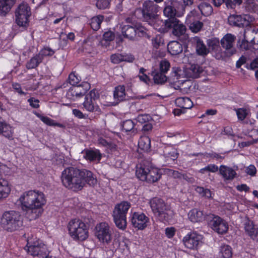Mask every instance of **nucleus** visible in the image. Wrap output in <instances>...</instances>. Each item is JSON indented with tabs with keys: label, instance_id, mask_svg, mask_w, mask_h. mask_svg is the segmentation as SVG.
Here are the masks:
<instances>
[{
	"label": "nucleus",
	"instance_id": "nucleus-64",
	"mask_svg": "<svg viewBox=\"0 0 258 258\" xmlns=\"http://www.w3.org/2000/svg\"><path fill=\"white\" fill-rule=\"evenodd\" d=\"M184 180L187 181L188 182L193 183L195 181V179L188 174L183 173L181 181H183Z\"/></svg>",
	"mask_w": 258,
	"mask_h": 258
},
{
	"label": "nucleus",
	"instance_id": "nucleus-12",
	"mask_svg": "<svg viewBox=\"0 0 258 258\" xmlns=\"http://www.w3.org/2000/svg\"><path fill=\"white\" fill-rule=\"evenodd\" d=\"M150 204L153 212L159 217H161L163 215L165 217V215L170 210V206L159 198H153L150 201Z\"/></svg>",
	"mask_w": 258,
	"mask_h": 258
},
{
	"label": "nucleus",
	"instance_id": "nucleus-19",
	"mask_svg": "<svg viewBox=\"0 0 258 258\" xmlns=\"http://www.w3.org/2000/svg\"><path fill=\"white\" fill-rule=\"evenodd\" d=\"M201 239V235L193 232L186 235L183 239V242L187 248L194 249L199 245Z\"/></svg>",
	"mask_w": 258,
	"mask_h": 258
},
{
	"label": "nucleus",
	"instance_id": "nucleus-15",
	"mask_svg": "<svg viewBox=\"0 0 258 258\" xmlns=\"http://www.w3.org/2000/svg\"><path fill=\"white\" fill-rule=\"evenodd\" d=\"M131 221L133 227L143 230L147 226L149 219L144 213L135 212L132 214Z\"/></svg>",
	"mask_w": 258,
	"mask_h": 258
},
{
	"label": "nucleus",
	"instance_id": "nucleus-6",
	"mask_svg": "<svg viewBox=\"0 0 258 258\" xmlns=\"http://www.w3.org/2000/svg\"><path fill=\"white\" fill-rule=\"evenodd\" d=\"M131 207L130 203L123 201L115 205L113 211L112 216L115 225L120 229L126 228V214Z\"/></svg>",
	"mask_w": 258,
	"mask_h": 258
},
{
	"label": "nucleus",
	"instance_id": "nucleus-25",
	"mask_svg": "<svg viewBox=\"0 0 258 258\" xmlns=\"http://www.w3.org/2000/svg\"><path fill=\"white\" fill-rule=\"evenodd\" d=\"M244 229L246 233L253 240H256L258 236V228L253 222L247 219L244 222Z\"/></svg>",
	"mask_w": 258,
	"mask_h": 258
},
{
	"label": "nucleus",
	"instance_id": "nucleus-60",
	"mask_svg": "<svg viewBox=\"0 0 258 258\" xmlns=\"http://www.w3.org/2000/svg\"><path fill=\"white\" fill-rule=\"evenodd\" d=\"M40 119L42 121H43L44 123L46 124L49 125V126H52L53 123V120L50 118L48 117L47 116H44L42 115H40L39 116Z\"/></svg>",
	"mask_w": 258,
	"mask_h": 258
},
{
	"label": "nucleus",
	"instance_id": "nucleus-43",
	"mask_svg": "<svg viewBox=\"0 0 258 258\" xmlns=\"http://www.w3.org/2000/svg\"><path fill=\"white\" fill-rule=\"evenodd\" d=\"M198 7L202 15L203 16H208L211 15L213 13V8L212 6L208 3H201Z\"/></svg>",
	"mask_w": 258,
	"mask_h": 258
},
{
	"label": "nucleus",
	"instance_id": "nucleus-55",
	"mask_svg": "<svg viewBox=\"0 0 258 258\" xmlns=\"http://www.w3.org/2000/svg\"><path fill=\"white\" fill-rule=\"evenodd\" d=\"M99 97V94L96 90L93 89L91 90L85 96L87 99H90L94 101H96Z\"/></svg>",
	"mask_w": 258,
	"mask_h": 258
},
{
	"label": "nucleus",
	"instance_id": "nucleus-44",
	"mask_svg": "<svg viewBox=\"0 0 258 258\" xmlns=\"http://www.w3.org/2000/svg\"><path fill=\"white\" fill-rule=\"evenodd\" d=\"M104 18V16L101 15H99L92 18L90 24L92 29L95 31L98 30L100 28L101 24L103 22Z\"/></svg>",
	"mask_w": 258,
	"mask_h": 258
},
{
	"label": "nucleus",
	"instance_id": "nucleus-50",
	"mask_svg": "<svg viewBox=\"0 0 258 258\" xmlns=\"http://www.w3.org/2000/svg\"><path fill=\"white\" fill-rule=\"evenodd\" d=\"M219 170L218 167L215 164H209L205 167L199 170V172L202 174H205L207 172H210L215 173L218 171Z\"/></svg>",
	"mask_w": 258,
	"mask_h": 258
},
{
	"label": "nucleus",
	"instance_id": "nucleus-5",
	"mask_svg": "<svg viewBox=\"0 0 258 258\" xmlns=\"http://www.w3.org/2000/svg\"><path fill=\"white\" fill-rule=\"evenodd\" d=\"M69 233L74 240L84 241L89 236L88 227L79 219L72 220L68 224Z\"/></svg>",
	"mask_w": 258,
	"mask_h": 258
},
{
	"label": "nucleus",
	"instance_id": "nucleus-2",
	"mask_svg": "<svg viewBox=\"0 0 258 258\" xmlns=\"http://www.w3.org/2000/svg\"><path fill=\"white\" fill-rule=\"evenodd\" d=\"M19 200L25 216L30 221L35 220L41 215L43 207L46 203L44 194L38 190H30L24 192Z\"/></svg>",
	"mask_w": 258,
	"mask_h": 258
},
{
	"label": "nucleus",
	"instance_id": "nucleus-37",
	"mask_svg": "<svg viewBox=\"0 0 258 258\" xmlns=\"http://www.w3.org/2000/svg\"><path fill=\"white\" fill-rule=\"evenodd\" d=\"M244 38L246 41H249L251 44L258 45V29H250L245 31Z\"/></svg>",
	"mask_w": 258,
	"mask_h": 258
},
{
	"label": "nucleus",
	"instance_id": "nucleus-11",
	"mask_svg": "<svg viewBox=\"0 0 258 258\" xmlns=\"http://www.w3.org/2000/svg\"><path fill=\"white\" fill-rule=\"evenodd\" d=\"M95 236L102 242L108 243L111 240L112 230L106 222H101L95 227Z\"/></svg>",
	"mask_w": 258,
	"mask_h": 258
},
{
	"label": "nucleus",
	"instance_id": "nucleus-9",
	"mask_svg": "<svg viewBox=\"0 0 258 258\" xmlns=\"http://www.w3.org/2000/svg\"><path fill=\"white\" fill-rule=\"evenodd\" d=\"M31 15V9L28 5L21 4L15 11L16 23L20 27L27 28L29 25L28 18Z\"/></svg>",
	"mask_w": 258,
	"mask_h": 258
},
{
	"label": "nucleus",
	"instance_id": "nucleus-1",
	"mask_svg": "<svg viewBox=\"0 0 258 258\" xmlns=\"http://www.w3.org/2000/svg\"><path fill=\"white\" fill-rule=\"evenodd\" d=\"M61 179L66 188L74 191L81 190L86 183L93 187L97 183V178L91 171L74 167L64 169L61 173Z\"/></svg>",
	"mask_w": 258,
	"mask_h": 258
},
{
	"label": "nucleus",
	"instance_id": "nucleus-4",
	"mask_svg": "<svg viewBox=\"0 0 258 258\" xmlns=\"http://www.w3.org/2000/svg\"><path fill=\"white\" fill-rule=\"evenodd\" d=\"M23 236L27 240V243L25 249L30 255L37 256L42 258H51L49 255V251L46 246L39 239L34 240L33 237H29L28 235L25 233Z\"/></svg>",
	"mask_w": 258,
	"mask_h": 258
},
{
	"label": "nucleus",
	"instance_id": "nucleus-49",
	"mask_svg": "<svg viewBox=\"0 0 258 258\" xmlns=\"http://www.w3.org/2000/svg\"><path fill=\"white\" fill-rule=\"evenodd\" d=\"M55 53V51L49 47H44L38 53L43 60L45 56H52Z\"/></svg>",
	"mask_w": 258,
	"mask_h": 258
},
{
	"label": "nucleus",
	"instance_id": "nucleus-24",
	"mask_svg": "<svg viewBox=\"0 0 258 258\" xmlns=\"http://www.w3.org/2000/svg\"><path fill=\"white\" fill-rule=\"evenodd\" d=\"M192 43L196 45L197 53L202 56L207 55L209 52V49L207 47L203 41L198 37H195L191 40Z\"/></svg>",
	"mask_w": 258,
	"mask_h": 258
},
{
	"label": "nucleus",
	"instance_id": "nucleus-36",
	"mask_svg": "<svg viewBox=\"0 0 258 258\" xmlns=\"http://www.w3.org/2000/svg\"><path fill=\"white\" fill-rule=\"evenodd\" d=\"M16 2V0H0V15L6 16Z\"/></svg>",
	"mask_w": 258,
	"mask_h": 258
},
{
	"label": "nucleus",
	"instance_id": "nucleus-27",
	"mask_svg": "<svg viewBox=\"0 0 258 258\" xmlns=\"http://www.w3.org/2000/svg\"><path fill=\"white\" fill-rule=\"evenodd\" d=\"M220 175L226 180H231L236 176L235 171L231 167L222 165L219 168Z\"/></svg>",
	"mask_w": 258,
	"mask_h": 258
},
{
	"label": "nucleus",
	"instance_id": "nucleus-38",
	"mask_svg": "<svg viewBox=\"0 0 258 258\" xmlns=\"http://www.w3.org/2000/svg\"><path fill=\"white\" fill-rule=\"evenodd\" d=\"M11 188L8 181L0 179V200L8 197Z\"/></svg>",
	"mask_w": 258,
	"mask_h": 258
},
{
	"label": "nucleus",
	"instance_id": "nucleus-22",
	"mask_svg": "<svg viewBox=\"0 0 258 258\" xmlns=\"http://www.w3.org/2000/svg\"><path fill=\"white\" fill-rule=\"evenodd\" d=\"M179 155L177 150L172 146H165L163 149L162 156L165 161L170 163L176 160Z\"/></svg>",
	"mask_w": 258,
	"mask_h": 258
},
{
	"label": "nucleus",
	"instance_id": "nucleus-46",
	"mask_svg": "<svg viewBox=\"0 0 258 258\" xmlns=\"http://www.w3.org/2000/svg\"><path fill=\"white\" fill-rule=\"evenodd\" d=\"M232 248L228 245H223L220 247L219 258H231Z\"/></svg>",
	"mask_w": 258,
	"mask_h": 258
},
{
	"label": "nucleus",
	"instance_id": "nucleus-52",
	"mask_svg": "<svg viewBox=\"0 0 258 258\" xmlns=\"http://www.w3.org/2000/svg\"><path fill=\"white\" fill-rule=\"evenodd\" d=\"M68 79L70 84L73 86H76L81 81L80 77L73 72L69 75Z\"/></svg>",
	"mask_w": 258,
	"mask_h": 258
},
{
	"label": "nucleus",
	"instance_id": "nucleus-53",
	"mask_svg": "<svg viewBox=\"0 0 258 258\" xmlns=\"http://www.w3.org/2000/svg\"><path fill=\"white\" fill-rule=\"evenodd\" d=\"M152 118L151 116L146 114H140L136 118L137 121L144 124L148 123V122Z\"/></svg>",
	"mask_w": 258,
	"mask_h": 258
},
{
	"label": "nucleus",
	"instance_id": "nucleus-62",
	"mask_svg": "<svg viewBox=\"0 0 258 258\" xmlns=\"http://www.w3.org/2000/svg\"><path fill=\"white\" fill-rule=\"evenodd\" d=\"M246 172L248 174L251 176H254L256 174V169L254 165H250L246 168Z\"/></svg>",
	"mask_w": 258,
	"mask_h": 258
},
{
	"label": "nucleus",
	"instance_id": "nucleus-17",
	"mask_svg": "<svg viewBox=\"0 0 258 258\" xmlns=\"http://www.w3.org/2000/svg\"><path fill=\"white\" fill-rule=\"evenodd\" d=\"M198 15L197 11L194 10L191 11L188 14L186 22L189 24V29L194 33L199 32L203 27V22L196 20V16Z\"/></svg>",
	"mask_w": 258,
	"mask_h": 258
},
{
	"label": "nucleus",
	"instance_id": "nucleus-59",
	"mask_svg": "<svg viewBox=\"0 0 258 258\" xmlns=\"http://www.w3.org/2000/svg\"><path fill=\"white\" fill-rule=\"evenodd\" d=\"M236 114L238 118L241 120H244L247 115L246 110L242 108L238 109L236 111Z\"/></svg>",
	"mask_w": 258,
	"mask_h": 258
},
{
	"label": "nucleus",
	"instance_id": "nucleus-31",
	"mask_svg": "<svg viewBox=\"0 0 258 258\" xmlns=\"http://www.w3.org/2000/svg\"><path fill=\"white\" fill-rule=\"evenodd\" d=\"M169 53L172 55H177L183 51L182 45L177 41H170L167 45Z\"/></svg>",
	"mask_w": 258,
	"mask_h": 258
},
{
	"label": "nucleus",
	"instance_id": "nucleus-41",
	"mask_svg": "<svg viewBox=\"0 0 258 258\" xmlns=\"http://www.w3.org/2000/svg\"><path fill=\"white\" fill-rule=\"evenodd\" d=\"M138 146L141 150L144 152H149L151 148V140L149 137L142 136L139 139Z\"/></svg>",
	"mask_w": 258,
	"mask_h": 258
},
{
	"label": "nucleus",
	"instance_id": "nucleus-29",
	"mask_svg": "<svg viewBox=\"0 0 258 258\" xmlns=\"http://www.w3.org/2000/svg\"><path fill=\"white\" fill-rule=\"evenodd\" d=\"M125 90L124 86L119 85L116 87L113 91V98L115 100L114 105L125 99Z\"/></svg>",
	"mask_w": 258,
	"mask_h": 258
},
{
	"label": "nucleus",
	"instance_id": "nucleus-28",
	"mask_svg": "<svg viewBox=\"0 0 258 258\" xmlns=\"http://www.w3.org/2000/svg\"><path fill=\"white\" fill-rule=\"evenodd\" d=\"M207 215H205L203 212L195 208L191 210L188 213V217L190 221L194 223L200 222L205 219H206Z\"/></svg>",
	"mask_w": 258,
	"mask_h": 258
},
{
	"label": "nucleus",
	"instance_id": "nucleus-33",
	"mask_svg": "<svg viewBox=\"0 0 258 258\" xmlns=\"http://www.w3.org/2000/svg\"><path fill=\"white\" fill-rule=\"evenodd\" d=\"M150 171L148 172L147 179L145 181L149 183H153L158 181L161 178V174L158 169L152 167V165L150 168Z\"/></svg>",
	"mask_w": 258,
	"mask_h": 258
},
{
	"label": "nucleus",
	"instance_id": "nucleus-39",
	"mask_svg": "<svg viewBox=\"0 0 258 258\" xmlns=\"http://www.w3.org/2000/svg\"><path fill=\"white\" fill-rule=\"evenodd\" d=\"M171 78L172 81L174 83L181 82V83L182 84L185 81V80H181L182 78H185L184 71L179 68H172Z\"/></svg>",
	"mask_w": 258,
	"mask_h": 258
},
{
	"label": "nucleus",
	"instance_id": "nucleus-18",
	"mask_svg": "<svg viewBox=\"0 0 258 258\" xmlns=\"http://www.w3.org/2000/svg\"><path fill=\"white\" fill-rule=\"evenodd\" d=\"M151 164L147 161H143L139 165L137 166L136 175L140 180L145 181L147 179L148 172Z\"/></svg>",
	"mask_w": 258,
	"mask_h": 258
},
{
	"label": "nucleus",
	"instance_id": "nucleus-32",
	"mask_svg": "<svg viewBox=\"0 0 258 258\" xmlns=\"http://www.w3.org/2000/svg\"><path fill=\"white\" fill-rule=\"evenodd\" d=\"M110 59L112 63L117 64L121 61L132 62L135 60V57L132 55H122L116 53L110 56Z\"/></svg>",
	"mask_w": 258,
	"mask_h": 258
},
{
	"label": "nucleus",
	"instance_id": "nucleus-47",
	"mask_svg": "<svg viewBox=\"0 0 258 258\" xmlns=\"http://www.w3.org/2000/svg\"><path fill=\"white\" fill-rule=\"evenodd\" d=\"M135 122L131 119L124 121L121 124L122 130L125 132L130 131H132L133 133L136 132L137 130L135 128Z\"/></svg>",
	"mask_w": 258,
	"mask_h": 258
},
{
	"label": "nucleus",
	"instance_id": "nucleus-10",
	"mask_svg": "<svg viewBox=\"0 0 258 258\" xmlns=\"http://www.w3.org/2000/svg\"><path fill=\"white\" fill-rule=\"evenodd\" d=\"M206 220L210 221L211 228L219 234H223L228 229L227 223L218 216L213 214L207 215Z\"/></svg>",
	"mask_w": 258,
	"mask_h": 258
},
{
	"label": "nucleus",
	"instance_id": "nucleus-54",
	"mask_svg": "<svg viewBox=\"0 0 258 258\" xmlns=\"http://www.w3.org/2000/svg\"><path fill=\"white\" fill-rule=\"evenodd\" d=\"M163 39L160 35H157L152 39V44L154 47L156 48H159L163 44Z\"/></svg>",
	"mask_w": 258,
	"mask_h": 258
},
{
	"label": "nucleus",
	"instance_id": "nucleus-58",
	"mask_svg": "<svg viewBox=\"0 0 258 258\" xmlns=\"http://www.w3.org/2000/svg\"><path fill=\"white\" fill-rule=\"evenodd\" d=\"M166 236L169 238H172L175 234V229L174 227H167L165 230Z\"/></svg>",
	"mask_w": 258,
	"mask_h": 258
},
{
	"label": "nucleus",
	"instance_id": "nucleus-8",
	"mask_svg": "<svg viewBox=\"0 0 258 258\" xmlns=\"http://www.w3.org/2000/svg\"><path fill=\"white\" fill-rule=\"evenodd\" d=\"M148 30L141 24L123 25L121 32L124 37L131 40H138L139 37H148Z\"/></svg>",
	"mask_w": 258,
	"mask_h": 258
},
{
	"label": "nucleus",
	"instance_id": "nucleus-14",
	"mask_svg": "<svg viewBox=\"0 0 258 258\" xmlns=\"http://www.w3.org/2000/svg\"><path fill=\"white\" fill-rule=\"evenodd\" d=\"M166 29H172L173 35L179 37L183 36L186 32V28L178 19H172L166 22L164 24Z\"/></svg>",
	"mask_w": 258,
	"mask_h": 258
},
{
	"label": "nucleus",
	"instance_id": "nucleus-48",
	"mask_svg": "<svg viewBox=\"0 0 258 258\" xmlns=\"http://www.w3.org/2000/svg\"><path fill=\"white\" fill-rule=\"evenodd\" d=\"M112 0H94L95 6L99 10L109 9Z\"/></svg>",
	"mask_w": 258,
	"mask_h": 258
},
{
	"label": "nucleus",
	"instance_id": "nucleus-42",
	"mask_svg": "<svg viewBox=\"0 0 258 258\" xmlns=\"http://www.w3.org/2000/svg\"><path fill=\"white\" fill-rule=\"evenodd\" d=\"M175 104L178 107L182 109H189L193 103L191 100L188 97H179L175 100Z\"/></svg>",
	"mask_w": 258,
	"mask_h": 258
},
{
	"label": "nucleus",
	"instance_id": "nucleus-34",
	"mask_svg": "<svg viewBox=\"0 0 258 258\" xmlns=\"http://www.w3.org/2000/svg\"><path fill=\"white\" fill-rule=\"evenodd\" d=\"M207 45L209 49H211L212 51L216 53V57L218 58L222 57V55L219 53L221 51V47L220 46V41L218 39L214 38L208 39L207 40Z\"/></svg>",
	"mask_w": 258,
	"mask_h": 258
},
{
	"label": "nucleus",
	"instance_id": "nucleus-35",
	"mask_svg": "<svg viewBox=\"0 0 258 258\" xmlns=\"http://www.w3.org/2000/svg\"><path fill=\"white\" fill-rule=\"evenodd\" d=\"M151 74L153 77L155 84L162 85L167 80V77L165 74L159 72L158 69L153 68Z\"/></svg>",
	"mask_w": 258,
	"mask_h": 258
},
{
	"label": "nucleus",
	"instance_id": "nucleus-30",
	"mask_svg": "<svg viewBox=\"0 0 258 258\" xmlns=\"http://www.w3.org/2000/svg\"><path fill=\"white\" fill-rule=\"evenodd\" d=\"M82 153L84 157L90 161H99L101 158V155L98 150H84Z\"/></svg>",
	"mask_w": 258,
	"mask_h": 258
},
{
	"label": "nucleus",
	"instance_id": "nucleus-21",
	"mask_svg": "<svg viewBox=\"0 0 258 258\" xmlns=\"http://www.w3.org/2000/svg\"><path fill=\"white\" fill-rule=\"evenodd\" d=\"M86 91L87 90L84 89L81 85L73 86L68 91L66 96L68 99L75 101L84 96Z\"/></svg>",
	"mask_w": 258,
	"mask_h": 258
},
{
	"label": "nucleus",
	"instance_id": "nucleus-63",
	"mask_svg": "<svg viewBox=\"0 0 258 258\" xmlns=\"http://www.w3.org/2000/svg\"><path fill=\"white\" fill-rule=\"evenodd\" d=\"M13 88L16 90L20 95H25L26 93L22 90L21 85L17 83L12 84Z\"/></svg>",
	"mask_w": 258,
	"mask_h": 258
},
{
	"label": "nucleus",
	"instance_id": "nucleus-57",
	"mask_svg": "<svg viewBox=\"0 0 258 258\" xmlns=\"http://www.w3.org/2000/svg\"><path fill=\"white\" fill-rule=\"evenodd\" d=\"M114 38L115 34L111 31L105 32L103 35V39L106 41H111Z\"/></svg>",
	"mask_w": 258,
	"mask_h": 258
},
{
	"label": "nucleus",
	"instance_id": "nucleus-3",
	"mask_svg": "<svg viewBox=\"0 0 258 258\" xmlns=\"http://www.w3.org/2000/svg\"><path fill=\"white\" fill-rule=\"evenodd\" d=\"M23 224V217L18 211H6L1 218V226L9 232L19 230L22 227Z\"/></svg>",
	"mask_w": 258,
	"mask_h": 258
},
{
	"label": "nucleus",
	"instance_id": "nucleus-13",
	"mask_svg": "<svg viewBox=\"0 0 258 258\" xmlns=\"http://www.w3.org/2000/svg\"><path fill=\"white\" fill-rule=\"evenodd\" d=\"M235 40L236 37L230 33L226 34L221 39L220 43L225 49L224 53L225 56L230 57L236 53V50L234 46Z\"/></svg>",
	"mask_w": 258,
	"mask_h": 258
},
{
	"label": "nucleus",
	"instance_id": "nucleus-20",
	"mask_svg": "<svg viewBox=\"0 0 258 258\" xmlns=\"http://www.w3.org/2000/svg\"><path fill=\"white\" fill-rule=\"evenodd\" d=\"M247 16L231 15L228 17V22L232 26L244 27L249 25V22L247 20Z\"/></svg>",
	"mask_w": 258,
	"mask_h": 258
},
{
	"label": "nucleus",
	"instance_id": "nucleus-51",
	"mask_svg": "<svg viewBox=\"0 0 258 258\" xmlns=\"http://www.w3.org/2000/svg\"><path fill=\"white\" fill-rule=\"evenodd\" d=\"M170 68V63L166 59L162 60L160 62L159 64V69H158L159 71L163 73L164 74H166L168 71L169 70Z\"/></svg>",
	"mask_w": 258,
	"mask_h": 258
},
{
	"label": "nucleus",
	"instance_id": "nucleus-61",
	"mask_svg": "<svg viewBox=\"0 0 258 258\" xmlns=\"http://www.w3.org/2000/svg\"><path fill=\"white\" fill-rule=\"evenodd\" d=\"M183 1V5H182L181 7V11L182 12H185V9L191 6L194 4V0H182Z\"/></svg>",
	"mask_w": 258,
	"mask_h": 258
},
{
	"label": "nucleus",
	"instance_id": "nucleus-23",
	"mask_svg": "<svg viewBox=\"0 0 258 258\" xmlns=\"http://www.w3.org/2000/svg\"><path fill=\"white\" fill-rule=\"evenodd\" d=\"M203 71L202 67L198 64H193L184 70V74L186 79H195L199 78Z\"/></svg>",
	"mask_w": 258,
	"mask_h": 258
},
{
	"label": "nucleus",
	"instance_id": "nucleus-45",
	"mask_svg": "<svg viewBox=\"0 0 258 258\" xmlns=\"http://www.w3.org/2000/svg\"><path fill=\"white\" fill-rule=\"evenodd\" d=\"M42 58L38 54L32 57L26 63V68L30 70L36 68L42 61Z\"/></svg>",
	"mask_w": 258,
	"mask_h": 258
},
{
	"label": "nucleus",
	"instance_id": "nucleus-7",
	"mask_svg": "<svg viewBox=\"0 0 258 258\" xmlns=\"http://www.w3.org/2000/svg\"><path fill=\"white\" fill-rule=\"evenodd\" d=\"M159 6L152 1H145L142 9L135 11V15L143 21L148 22L153 21L157 16Z\"/></svg>",
	"mask_w": 258,
	"mask_h": 258
},
{
	"label": "nucleus",
	"instance_id": "nucleus-16",
	"mask_svg": "<svg viewBox=\"0 0 258 258\" xmlns=\"http://www.w3.org/2000/svg\"><path fill=\"white\" fill-rule=\"evenodd\" d=\"M177 2L175 0H165L164 1V8L163 10L164 15L168 18L164 22V24L169 20L177 19L176 18V10L175 6Z\"/></svg>",
	"mask_w": 258,
	"mask_h": 258
},
{
	"label": "nucleus",
	"instance_id": "nucleus-26",
	"mask_svg": "<svg viewBox=\"0 0 258 258\" xmlns=\"http://www.w3.org/2000/svg\"><path fill=\"white\" fill-rule=\"evenodd\" d=\"M13 132L12 126L0 117V135L12 139Z\"/></svg>",
	"mask_w": 258,
	"mask_h": 258
},
{
	"label": "nucleus",
	"instance_id": "nucleus-40",
	"mask_svg": "<svg viewBox=\"0 0 258 258\" xmlns=\"http://www.w3.org/2000/svg\"><path fill=\"white\" fill-rule=\"evenodd\" d=\"M84 108L89 112H100V109L96 101L85 98L83 103Z\"/></svg>",
	"mask_w": 258,
	"mask_h": 258
},
{
	"label": "nucleus",
	"instance_id": "nucleus-56",
	"mask_svg": "<svg viewBox=\"0 0 258 258\" xmlns=\"http://www.w3.org/2000/svg\"><path fill=\"white\" fill-rule=\"evenodd\" d=\"M182 173V172L172 169H169L168 172L169 175L173 177L175 179H178L179 181L181 180Z\"/></svg>",
	"mask_w": 258,
	"mask_h": 258
}]
</instances>
